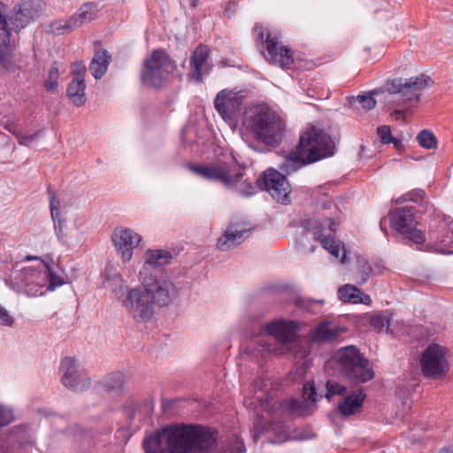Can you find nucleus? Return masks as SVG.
I'll return each instance as SVG.
<instances>
[{"label": "nucleus", "mask_w": 453, "mask_h": 453, "mask_svg": "<svg viewBox=\"0 0 453 453\" xmlns=\"http://www.w3.org/2000/svg\"><path fill=\"white\" fill-rule=\"evenodd\" d=\"M60 369L63 372L61 381L66 388L73 391L80 392L90 387V379L76 365V360L73 357H65L61 362Z\"/></svg>", "instance_id": "16"}, {"label": "nucleus", "mask_w": 453, "mask_h": 453, "mask_svg": "<svg viewBox=\"0 0 453 453\" xmlns=\"http://www.w3.org/2000/svg\"><path fill=\"white\" fill-rule=\"evenodd\" d=\"M403 235L407 236L411 242L416 244H423L426 241V236L421 230L415 228V226L410 229V232L403 233Z\"/></svg>", "instance_id": "42"}, {"label": "nucleus", "mask_w": 453, "mask_h": 453, "mask_svg": "<svg viewBox=\"0 0 453 453\" xmlns=\"http://www.w3.org/2000/svg\"><path fill=\"white\" fill-rule=\"evenodd\" d=\"M152 313H134V319L138 322H147L151 319Z\"/></svg>", "instance_id": "49"}, {"label": "nucleus", "mask_w": 453, "mask_h": 453, "mask_svg": "<svg viewBox=\"0 0 453 453\" xmlns=\"http://www.w3.org/2000/svg\"><path fill=\"white\" fill-rule=\"evenodd\" d=\"M126 308L138 311H147L153 304V294L146 288L131 289L124 302Z\"/></svg>", "instance_id": "22"}, {"label": "nucleus", "mask_w": 453, "mask_h": 453, "mask_svg": "<svg viewBox=\"0 0 453 453\" xmlns=\"http://www.w3.org/2000/svg\"><path fill=\"white\" fill-rule=\"evenodd\" d=\"M326 397L330 400L335 395H342L346 392V388L334 380H328L326 385Z\"/></svg>", "instance_id": "39"}, {"label": "nucleus", "mask_w": 453, "mask_h": 453, "mask_svg": "<svg viewBox=\"0 0 453 453\" xmlns=\"http://www.w3.org/2000/svg\"><path fill=\"white\" fill-rule=\"evenodd\" d=\"M14 320L9 313H0V325L12 326Z\"/></svg>", "instance_id": "48"}, {"label": "nucleus", "mask_w": 453, "mask_h": 453, "mask_svg": "<svg viewBox=\"0 0 453 453\" xmlns=\"http://www.w3.org/2000/svg\"><path fill=\"white\" fill-rule=\"evenodd\" d=\"M190 5L195 8L198 5V0H189Z\"/></svg>", "instance_id": "53"}, {"label": "nucleus", "mask_w": 453, "mask_h": 453, "mask_svg": "<svg viewBox=\"0 0 453 453\" xmlns=\"http://www.w3.org/2000/svg\"><path fill=\"white\" fill-rule=\"evenodd\" d=\"M418 329H421V327H420V326H414L413 328H411V331H416V330H418Z\"/></svg>", "instance_id": "54"}, {"label": "nucleus", "mask_w": 453, "mask_h": 453, "mask_svg": "<svg viewBox=\"0 0 453 453\" xmlns=\"http://www.w3.org/2000/svg\"><path fill=\"white\" fill-rule=\"evenodd\" d=\"M111 57L105 50H97L90 63L89 70L96 79L102 78L108 69Z\"/></svg>", "instance_id": "29"}, {"label": "nucleus", "mask_w": 453, "mask_h": 453, "mask_svg": "<svg viewBox=\"0 0 453 453\" xmlns=\"http://www.w3.org/2000/svg\"><path fill=\"white\" fill-rule=\"evenodd\" d=\"M98 8L92 3L84 4L73 15L77 28L94 20L97 15Z\"/></svg>", "instance_id": "31"}, {"label": "nucleus", "mask_w": 453, "mask_h": 453, "mask_svg": "<svg viewBox=\"0 0 453 453\" xmlns=\"http://www.w3.org/2000/svg\"><path fill=\"white\" fill-rule=\"evenodd\" d=\"M338 296L344 303H363L366 305L372 303L368 295H365L359 288L350 284L341 287L338 290Z\"/></svg>", "instance_id": "26"}, {"label": "nucleus", "mask_w": 453, "mask_h": 453, "mask_svg": "<svg viewBox=\"0 0 453 453\" xmlns=\"http://www.w3.org/2000/svg\"><path fill=\"white\" fill-rule=\"evenodd\" d=\"M395 115H396L397 117H403L404 113H405V111L403 110H400V109H397L394 111Z\"/></svg>", "instance_id": "52"}, {"label": "nucleus", "mask_w": 453, "mask_h": 453, "mask_svg": "<svg viewBox=\"0 0 453 453\" xmlns=\"http://www.w3.org/2000/svg\"><path fill=\"white\" fill-rule=\"evenodd\" d=\"M53 221H54V228H55L56 234L58 235V237L59 239H63L64 232H63L62 219H60V217H58V219H57L56 220H53Z\"/></svg>", "instance_id": "47"}, {"label": "nucleus", "mask_w": 453, "mask_h": 453, "mask_svg": "<svg viewBox=\"0 0 453 453\" xmlns=\"http://www.w3.org/2000/svg\"><path fill=\"white\" fill-rule=\"evenodd\" d=\"M35 260H37V261H38V265H37V267H36V268H38V267H39V265H40V262H41L42 260H40V258H38V257H35Z\"/></svg>", "instance_id": "55"}, {"label": "nucleus", "mask_w": 453, "mask_h": 453, "mask_svg": "<svg viewBox=\"0 0 453 453\" xmlns=\"http://www.w3.org/2000/svg\"><path fill=\"white\" fill-rule=\"evenodd\" d=\"M377 134L380 142L384 144L393 143L396 149H400L403 146L401 141L392 136L391 129L388 126L378 127Z\"/></svg>", "instance_id": "35"}, {"label": "nucleus", "mask_w": 453, "mask_h": 453, "mask_svg": "<svg viewBox=\"0 0 453 453\" xmlns=\"http://www.w3.org/2000/svg\"><path fill=\"white\" fill-rule=\"evenodd\" d=\"M20 281L25 285L26 291L33 296L42 295L47 282L50 284L46 290H53L56 287L65 283L64 279L61 276H57L49 265L43 261L40 262L38 268L24 267L20 273Z\"/></svg>", "instance_id": "8"}, {"label": "nucleus", "mask_w": 453, "mask_h": 453, "mask_svg": "<svg viewBox=\"0 0 453 453\" xmlns=\"http://www.w3.org/2000/svg\"><path fill=\"white\" fill-rule=\"evenodd\" d=\"M190 170L206 180L219 181L226 188H234L241 196H250L255 193V187L250 182L242 180L243 173L237 166L219 163L191 165Z\"/></svg>", "instance_id": "5"}, {"label": "nucleus", "mask_w": 453, "mask_h": 453, "mask_svg": "<svg viewBox=\"0 0 453 453\" xmlns=\"http://www.w3.org/2000/svg\"><path fill=\"white\" fill-rule=\"evenodd\" d=\"M153 282L150 286L142 284L146 289L153 294V303L163 307L171 302L172 294L174 291V286L170 280L159 281L157 277L151 278Z\"/></svg>", "instance_id": "23"}, {"label": "nucleus", "mask_w": 453, "mask_h": 453, "mask_svg": "<svg viewBox=\"0 0 453 453\" xmlns=\"http://www.w3.org/2000/svg\"><path fill=\"white\" fill-rule=\"evenodd\" d=\"M85 70L72 79L67 88V96L70 101L76 106L84 105L86 103L85 95Z\"/></svg>", "instance_id": "25"}, {"label": "nucleus", "mask_w": 453, "mask_h": 453, "mask_svg": "<svg viewBox=\"0 0 453 453\" xmlns=\"http://www.w3.org/2000/svg\"><path fill=\"white\" fill-rule=\"evenodd\" d=\"M73 16L68 19H58L51 23V30L58 35L69 34L77 28Z\"/></svg>", "instance_id": "32"}, {"label": "nucleus", "mask_w": 453, "mask_h": 453, "mask_svg": "<svg viewBox=\"0 0 453 453\" xmlns=\"http://www.w3.org/2000/svg\"><path fill=\"white\" fill-rule=\"evenodd\" d=\"M303 326V323L295 320L276 319L267 323L265 330L276 342L281 346L278 349H268L270 352L283 354L288 346L299 339V331Z\"/></svg>", "instance_id": "14"}, {"label": "nucleus", "mask_w": 453, "mask_h": 453, "mask_svg": "<svg viewBox=\"0 0 453 453\" xmlns=\"http://www.w3.org/2000/svg\"><path fill=\"white\" fill-rule=\"evenodd\" d=\"M429 250L441 254H453V220L437 216L429 224Z\"/></svg>", "instance_id": "13"}, {"label": "nucleus", "mask_w": 453, "mask_h": 453, "mask_svg": "<svg viewBox=\"0 0 453 453\" xmlns=\"http://www.w3.org/2000/svg\"><path fill=\"white\" fill-rule=\"evenodd\" d=\"M12 33L0 34V66L10 70L13 65V52L15 44L11 42Z\"/></svg>", "instance_id": "27"}, {"label": "nucleus", "mask_w": 453, "mask_h": 453, "mask_svg": "<svg viewBox=\"0 0 453 453\" xmlns=\"http://www.w3.org/2000/svg\"><path fill=\"white\" fill-rule=\"evenodd\" d=\"M299 403H299L298 401H296V400H292V401L290 402V406H289L290 410H291L293 412H296V410H297V405H299Z\"/></svg>", "instance_id": "50"}, {"label": "nucleus", "mask_w": 453, "mask_h": 453, "mask_svg": "<svg viewBox=\"0 0 453 453\" xmlns=\"http://www.w3.org/2000/svg\"><path fill=\"white\" fill-rule=\"evenodd\" d=\"M5 5L0 3V29L9 33H19L29 23L40 16L42 2L40 0H23L15 5L6 18Z\"/></svg>", "instance_id": "6"}, {"label": "nucleus", "mask_w": 453, "mask_h": 453, "mask_svg": "<svg viewBox=\"0 0 453 453\" xmlns=\"http://www.w3.org/2000/svg\"><path fill=\"white\" fill-rule=\"evenodd\" d=\"M358 263L360 264V269L357 272V283L362 285L367 281L372 269L370 264L365 259L358 260Z\"/></svg>", "instance_id": "38"}, {"label": "nucleus", "mask_w": 453, "mask_h": 453, "mask_svg": "<svg viewBox=\"0 0 453 453\" xmlns=\"http://www.w3.org/2000/svg\"><path fill=\"white\" fill-rule=\"evenodd\" d=\"M247 231L233 230L231 227L226 230L224 234L219 238L217 246L221 250L235 247L243 241V235Z\"/></svg>", "instance_id": "30"}, {"label": "nucleus", "mask_w": 453, "mask_h": 453, "mask_svg": "<svg viewBox=\"0 0 453 453\" xmlns=\"http://www.w3.org/2000/svg\"><path fill=\"white\" fill-rule=\"evenodd\" d=\"M337 223L328 217L319 220L307 219L305 226L311 231L322 246L335 257H341V262L345 263L346 250L340 242L334 240Z\"/></svg>", "instance_id": "12"}, {"label": "nucleus", "mask_w": 453, "mask_h": 453, "mask_svg": "<svg viewBox=\"0 0 453 453\" xmlns=\"http://www.w3.org/2000/svg\"><path fill=\"white\" fill-rule=\"evenodd\" d=\"M433 84V81L419 75L409 79H394L387 83L386 88L389 94H398L399 100L406 104L407 109L416 107L420 100L421 91Z\"/></svg>", "instance_id": "10"}, {"label": "nucleus", "mask_w": 453, "mask_h": 453, "mask_svg": "<svg viewBox=\"0 0 453 453\" xmlns=\"http://www.w3.org/2000/svg\"><path fill=\"white\" fill-rule=\"evenodd\" d=\"M142 236L130 228L117 227L112 234V241L123 262L133 257V250L142 242Z\"/></svg>", "instance_id": "17"}, {"label": "nucleus", "mask_w": 453, "mask_h": 453, "mask_svg": "<svg viewBox=\"0 0 453 453\" xmlns=\"http://www.w3.org/2000/svg\"><path fill=\"white\" fill-rule=\"evenodd\" d=\"M264 185L265 190L272 197L282 203L290 202L288 195L290 185L286 177L276 170L269 169L264 173Z\"/></svg>", "instance_id": "18"}, {"label": "nucleus", "mask_w": 453, "mask_h": 453, "mask_svg": "<svg viewBox=\"0 0 453 453\" xmlns=\"http://www.w3.org/2000/svg\"><path fill=\"white\" fill-rule=\"evenodd\" d=\"M242 125L256 139L268 145L280 142L286 126L281 117L265 104L250 106L244 113Z\"/></svg>", "instance_id": "2"}, {"label": "nucleus", "mask_w": 453, "mask_h": 453, "mask_svg": "<svg viewBox=\"0 0 453 453\" xmlns=\"http://www.w3.org/2000/svg\"><path fill=\"white\" fill-rule=\"evenodd\" d=\"M257 40L263 46L262 54L271 64L282 69H290L294 65L292 50L280 43L279 36L269 29L258 25L255 27Z\"/></svg>", "instance_id": "7"}, {"label": "nucleus", "mask_w": 453, "mask_h": 453, "mask_svg": "<svg viewBox=\"0 0 453 453\" xmlns=\"http://www.w3.org/2000/svg\"><path fill=\"white\" fill-rule=\"evenodd\" d=\"M10 132H12L15 136L17 137L19 143L25 146L31 145L38 137L39 132H35L31 134H27L23 133L20 130H12L11 128H8Z\"/></svg>", "instance_id": "40"}, {"label": "nucleus", "mask_w": 453, "mask_h": 453, "mask_svg": "<svg viewBox=\"0 0 453 453\" xmlns=\"http://www.w3.org/2000/svg\"><path fill=\"white\" fill-rule=\"evenodd\" d=\"M347 331L346 327L341 326L331 321H324L311 328L308 334L309 343H327L337 341L339 337Z\"/></svg>", "instance_id": "20"}, {"label": "nucleus", "mask_w": 453, "mask_h": 453, "mask_svg": "<svg viewBox=\"0 0 453 453\" xmlns=\"http://www.w3.org/2000/svg\"><path fill=\"white\" fill-rule=\"evenodd\" d=\"M210 54V48L204 44L198 45L192 52L189 65L196 81L201 82L203 76L211 72L212 65L209 62Z\"/></svg>", "instance_id": "21"}, {"label": "nucleus", "mask_w": 453, "mask_h": 453, "mask_svg": "<svg viewBox=\"0 0 453 453\" xmlns=\"http://www.w3.org/2000/svg\"><path fill=\"white\" fill-rule=\"evenodd\" d=\"M334 143L322 129L310 126L301 134L296 150L289 155L295 163L306 165L317 162L334 154Z\"/></svg>", "instance_id": "3"}, {"label": "nucleus", "mask_w": 453, "mask_h": 453, "mask_svg": "<svg viewBox=\"0 0 453 453\" xmlns=\"http://www.w3.org/2000/svg\"><path fill=\"white\" fill-rule=\"evenodd\" d=\"M242 104V96L233 90L223 89L214 100V106L223 119L232 120L237 115Z\"/></svg>", "instance_id": "19"}, {"label": "nucleus", "mask_w": 453, "mask_h": 453, "mask_svg": "<svg viewBox=\"0 0 453 453\" xmlns=\"http://www.w3.org/2000/svg\"><path fill=\"white\" fill-rule=\"evenodd\" d=\"M390 225L400 234L408 233L415 225L414 211L409 207H400L391 212Z\"/></svg>", "instance_id": "24"}, {"label": "nucleus", "mask_w": 453, "mask_h": 453, "mask_svg": "<svg viewBox=\"0 0 453 453\" xmlns=\"http://www.w3.org/2000/svg\"><path fill=\"white\" fill-rule=\"evenodd\" d=\"M59 72L56 66H51L48 72V76L44 86L48 91H55L58 87Z\"/></svg>", "instance_id": "37"}, {"label": "nucleus", "mask_w": 453, "mask_h": 453, "mask_svg": "<svg viewBox=\"0 0 453 453\" xmlns=\"http://www.w3.org/2000/svg\"><path fill=\"white\" fill-rule=\"evenodd\" d=\"M31 258H32V257H29V256H27V257H26V259H27V260H29V259H31Z\"/></svg>", "instance_id": "57"}, {"label": "nucleus", "mask_w": 453, "mask_h": 453, "mask_svg": "<svg viewBox=\"0 0 453 453\" xmlns=\"http://www.w3.org/2000/svg\"><path fill=\"white\" fill-rule=\"evenodd\" d=\"M419 366L425 378L438 380L449 371V349L436 342L428 344L421 353Z\"/></svg>", "instance_id": "9"}, {"label": "nucleus", "mask_w": 453, "mask_h": 453, "mask_svg": "<svg viewBox=\"0 0 453 453\" xmlns=\"http://www.w3.org/2000/svg\"><path fill=\"white\" fill-rule=\"evenodd\" d=\"M437 453H453V446L448 447V448H444V449H441Z\"/></svg>", "instance_id": "51"}, {"label": "nucleus", "mask_w": 453, "mask_h": 453, "mask_svg": "<svg viewBox=\"0 0 453 453\" xmlns=\"http://www.w3.org/2000/svg\"><path fill=\"white\" fill-rule=\"evenodd\" d=\"M0 311H3L1 308H0Z\"/></svg>", "instance_id": "58"}, {"label": "nucleus", "mask_w": 453, "mask_h": 453, "mask_svg": "<svg viewBox=\"0 0 453 453\" xmlns=\"http://www.w3.org/2000/svg\"><path fill=\"white\" fill-rule=\"evenodd\" d=\"M236 440L231 453H242L245 447ZM145 453H215L217 437L213 431L201 425H173L147 436L143 441Z\"/></svg>", "instance_id": "1"}, {"label": "nucleus", "mask_w": 453, "mask_h": 453, "mask_svg": "<svg viewBox=\"0 0 453 453\" xmlns=\"http://www.w3.org/2000/svg\"><path fill=\"white\" fill-rule=\"evenodd\" d=\"M375 92H371L368 95H359L357 96V101L362 104V107L365 110H372L376 105V100L373 97Z\"/></svg>", "instance_id": "41"}, {"label": "nucleus", "mask_w": 453, "mask_h": 453, "mask_svg": "<svg viewBox=\"0 0 453 453\" xmlns=\"http://www.w3.org/2000/svg\"><path fill=\"white\" fill-rule=\"evenodd\" d=\"M125 382V376L122 372H117L108 374L104 380V386L107 390H119Z\"/></svg>", "instance_id": "33"}, {"label": "nucleus", "mask_w": 453, "mask_h": 453, "mask_svg": "<svg viewBox=\"0 0 453 453\" xmlns=\"http://www.w3.org/2000/svg\"><path fill=\"white\" fill-rule=\"evenodd\" d=\"M365 398V395L362 391H357L346 396L339 403L341 413L344 416H350L359 412Z\"/></svg>", "instance_id": "28"}, {"label": "nucleus", "mask_w": 453, "mask_h": 453, "mask_svg": "<svg viewBox=\"0 0 453 453\" xmlns=\"http://www.w3.org/2000/svg\"><path fill=\"white\" fill-rule=\"evenodd\" d=\"M303 397L305 401H311L312 403L317 400V393L312 384L307 382L303 388Z\"/></svg>", "instance_id": "44"}, {"label": "nucleus", "mask_w": 453, "mask_h": 453, "mask_svg": "<svg viewBox=\"0 0 453 453\" xmlns=\"http://www.w3.org/2000/svg\"><path fill=\"white\" fill-rule=\"evenodd\" d=\"M390 320V318L376 313L371 318V326L377 331L388 330L391 326Z\"/></svg>", "instance_id": "36"}, {"label": "nucleus", "mask_w": 453, "mask_h": 453, "mask_svg": "<svg viewBox=\"0 0 453 453\" xmlns=\"http://www.w3.org/2000/svg\"><path fill=\"white\" fill-rule=\"evenodd\" d=\"M425 196V192L422 189H413L403 196V201H411L414 203H418L423 200Z\"/></svg>", "instance_id": "45"}, {"label": "nucleus", "mask_w": 453, "mask_h": 453, "mask_svg": "<svg viewBox=\"0 0 453 453\" xmlns=\"http://www.w3.org/2000/svg\"><path fill=\"white\" fill-rule=\"evenodd\" d=\"M35 260H37V261H38V265H37V267H36V268H38V267H39V265H40V262H41L42 260H40V258H38V257H35Z\"/></svg>", "instance_id": "56"}, {"label": "nucleus", "mask_w": 453, "mask_h": 453, "mask_svg": "<svg viewBox=\"0 0 453 453\" xmlns=\"http://www.w3.org/2000/svg\"><path fill=\"white\" fill-rule=\"evenodd\" d=\"M418 144L427 150L434 149L437 146V140L433 132L424 129L417 135Z\"/></svg>", "instance_id": "34"}, {"label": "nucleus", "mask_w": 453, "mask_h": 453, "mask_svg": "<svg viewBox=\"0 0 453 453\" xmlns=\"http://www.w3.org/2000/svg\"><path fill=\"white\" fill-rule=\"evenodd\" d=\"M13 420L12 411L0 406V427L9 425Z\"/></svg>", "instance_id": "46"}, {"label": "nucleus", "mask_w": 453, "mask_h": 453, "mask_svg": "<svg viewBox=\"0 0 453 453\" xmlns=\"http://www.w3.org/2000/svg\"><path fill=\"white\" fill-rule=\"evenodd\" d=\"M173 258L170 251L159 249H149L143 255L144 263L139 272L142 284L150 286L151 278L157 277V271L169 264Z\"/></svg>", "instance_id": "15"}, {"label": "nucleus", "mask_w": 453, "mask_h": 453, "mask_svg": "<svg viewBox=\"0 0 453 453\" xmlns=\"http://www.w3.org/2000/svg\"><path fill=\"white\" fill-rule=\"evenodd\" d=\"M341 375L356 382H366L374 377L370 361L363 357L355 346H347L338 349L327 364Z\"/></svg>", "instance_id": "4"}, {"label": "nucleus", "mask_w": 453, "mask_h": 453, "mask_svg": "<svg viewBox=\"0 0 453 453\" xmlns=\"http://www.w3.org/2000/svg\"><path fill=\"white\" fill-rule=\"evenodd\" d=\"M50 213L51 218L53 220H56L60 217V202L57 198L54 192H50Z\"/></svg>", "instance_id": "43"}, {"label": "nucleus", "mask_w": 453, "mask_h": 453, "mask_svg": "<svg viewBox=\"0 0 453 453\" xmlns=\"http://www.w3.org/2000/svg\"><path fill=\"white\" fill-rule=\"evenodd\" d=\"M176 68L175 63L163 50H156L145 59L142 81L150 87H159L168 73Z\"/></svg>", "instance_id": "11"}]
</instances>
